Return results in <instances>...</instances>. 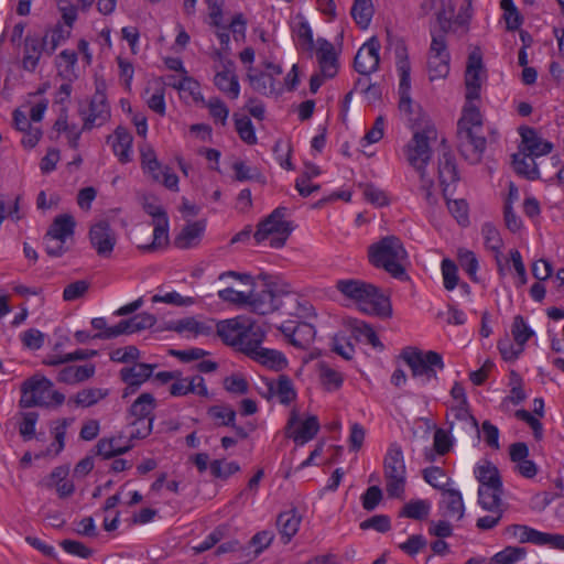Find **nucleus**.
I'll return each mask as SVG.
<instances>
[{
  "label": "nucleus",
  "mask_w": 564,
  "mask_h": 564,
  "mask_svg": "<svg viewBox=\"0 0 564 564\" xmlns=\"http://www.w3.org/2000/svg\"><path fill=\"white\" fill-rule=\"evenodd\" d=\"M422 9L425 12L436 10L438 25V29H431L432 42L427 59L430 79L445 78L449 73V53L447 50L446 33L452 28L454 17L453 0H424Z\"/></svg>",
  "instance_id": "nucleus-1"
},
{
  "label": "nucleus",
  "mask_w": 564,
  "mask_h": 564,
  "mask_svg": "<svg viewBox=\"0 0 564 564\" xmlns=\"http://www.w3.org/2000/svg\"><path fill=\"white\" fill-rule=\"evenodd\" d=\"M437 132L435 127L426 122L421 130H415L412 139L404 147V154L408 163L419 173L421 180V189L424 192L429 204L436 203L432 188L433 178L426 175L425 167L431 160V141H435Z\"/></svg>",
  "instance_id": "nucleus-2"
},
{
  "label": "nucleus",
  "mask_w": 564,
  "mask_h": 564,
  "mask_svg": "<svg viewBox=\"0 0 564 564\" xmlns=\"http://www.w3.org/2000/svg\"><path fill=\"white\" fill-rule=\"evenodd\" d=\"M336 289L347 299L358 304L359 308L370 315L391 316L390 301L377 286L356 279L338 280Z\"/></svg>",
  "instance_id": "nucleus-3"
},
{
  "label": "nucleus",
  "mask_w": 564,
  "mask_h": 564,
  "mask_svg": "<svg viewBox=\"0 0 564 564\" xmlns=\"http://www.w3.org/2000/svg\"><path fill=\"white\" fill-rule=\"evenodd\" d=\"M368 258L372 265L381 268L392 276L406 278L405 262L408 252L402 241L395 236H387L368 249Z\"/></svg>",
  "instance_id": "nucleus-4"
},
{
  "label": "nucleus",
  "mask_w": 564,
  "mask_h": 564,
  "mask_svg": "<svg viewBox=\"0 0 564 564\" xmlns=\"http://www.w3.org/2000/svg\"><path fill=\"white\" fill-rule=\"evenodd\" d=\"M65 395L53 389V382L40 376H33L22 384L20 405L31 406H59L64 403Z\"/></svg>",
  "instance_id": "nucleus-5"
},
{
  "label": "nucleus",
  "mask_w": 564,
  "mask_h": 564,
  "mask_svg": "<svg viewBox=\"0 0 564 564\" xmlns=\"http://www.w3.org/2000/svg\"><path fill=\"white\" fill-rule=\"evenodd\" d=\"M386 490L389 497L401 498L406 484V467L402 448L393 443L389 446L383 459Z\"/></svg>",
  "instance_id": "nucleus-6"
},
{
  "label": "nucleus",
  "mask_w": 564,
  "mask_h": 564,
  "mask_svg": "<svg viewBox=\"0 0 564 564\" xmlns=\"http://www.w3.org/2000/svg\"><path fill=\"white\" fill-rule=\"evenodd\" d=\"M401 358L410 367L412 376L422 378L423 381L436 380V370L445 367L442 355L434 350L423 351L416 347H405Z\"/></svg>",
  "instance_id": "nucleus-7"
},
{
  "label": "nucleus",
  "mask_w": 564,
  "mask_h": 564,
  "mask_svg": "<svg viewBox=\"0 0 564 564\" xmlns=\"http://www.w3.org/2000/svg\"><path fill=\"white\" fill-rule=\"evenodd\" d=\"M286 208H275L264 220H262L253 235L254 240L260 243L267 239H270V247L282 248L289 236L291 235L293 227L285 218Z\"/></svg>",
  "instance_id": "nucleus-8"
},
{
  "label": "nucleus",
  "mask_w": 564,
  "mask_h": 564,
  "mask_svg": "<svg viewBox=\"0 0 564 564\" xmlns=\"http://www.w3.org/2000/svg\"><path fill=\"white\" fill-rule=\"evenodd\" d=\"M105 83H96V91L91 97L87 110H80L84 124L83 130H91L95 127H100L110 118V108L107 102L105 94Z\"/></svg>",
  "instance_id": "nucleus-9"
},
{
  "label": "nucleus",
  "mask_w": 564,
  "mask_h": 564,
  "mask_svg": "<svg viewBox=\"0 0 564 564\" xmlns=\"http://www.w3.org/2000/svg\"><path fill=\"white\" fill-rule=\"evenodd\" d=\"M394 54L397 58V68L400 74V85H399V108L401 111L411 112V97H410V61L408 56V50L402 40H397L394 44Z\"/></svg>",
  "instance_id": "nucleus-10"
},
{
  "label": "nucleus",
  "mask_w": 564,
  "mask_h": 564,
  "mask_svg": "<svg viewBox=\"0 0 564 564\" xmlns=\"http://www.w3.org/2000/svg\"><path fill=\"white\" fill-rule=\"evenodd\" d=\"M487 74L484 67L480 52L474 51L469 54L465 70V98L467 100H479L482 83Z\"/></svg>",
  "instance_id": "nucleus-11"
},
{
  "label": "nucleus",
  "mask_w": 564,
  "mask_h": 564,
  "mask_svg": "<svg viewBox=\"0 0 564 564\" xmlns=\"http://www.w3.org/2000/svg\"><path fill=\"white\" fill-rule=\"evenodd\" d=\"M88 238L96 253L110 258L117 243V235L107 220H99L90 226Z\"/></svg>",
  "instance_id": "nucleus-12"
},
{
  "label": "nucleus",
  "mask_w": 564,
  "mask_h": 564,
  "mask_svg": "<svg viewBox=\"0 0 564 564\" xmlns=\"http://www.w3.org/2000/svg\"><path fill=\"white\" fill-rule=\"evenodd\" d=\"M380 42L370 37L357 52L354 61L355 69L361 75H370L379 68Z\"/></svg>",
  "instance_id": "nucleus-13"
},
{
  "label": "nucleus",
  "mask_w": 564,
  "mask_h": 564,
  "mask_svg": "<svg viewBox=\"0 0 564 564\" xmlns=\"http://www.w3.org/2000/svg\"><path fill=\"white\" fill-rule=\"evenodd\" d=\"M519 133L521 135L519 149L524 156L538 158L546 155L553 150V144L539 137L533 128L520 127Z\"/></svg>",
  "instance_id": "nucleus-14"
},
{
  "label": "nucleus",
  "mask_w": 564,
  "mask_h": 564,
  "mask_svg": "<svg viewBox=\"0 0 564 564\" xmlns=\"http://www.w3.org/2000/svg\"><path fill=\"white\" fill-rule=\"evenodd\" d=\"M279 329L291 345L300 349H307L316 335L314 326L306 322H299L296 326H293L291 323H284Z\"/></svg>",
  "instance_id": "nucleus-15"
},
{
  "label": "nucleus",
  "mask_w": 564,
  "mask_h": 564,
  "mask_svg": "<svg viewBox=\"0 0 564 564\" xmlns=\"http://www.w3.org/2000/svg\"><path fill=\"white\" fill-rule=\"evenodd\" d=\"M443 152L438 159V181L443 191L444 198L451 194V186L458 181V173L455 164L454 156L445 145V140H442Z\"/></svg>",
  "instance_id": "nucleus-16"
},
{
  "label": "nucleus",
  "mask_w": 564,
  "mask_h": 564,
  "mask_svg": "<svg viewBox=\"0 0 564 564\" xmlns=\"http://www.w3.org/2000/svg\"><path fill=\"white\" fill-rule=\"evenodd\" d=\"M155 367V365L140 362L134 364L132 367L122 368L120 370V378L127 383L123 398L134 393L137 389L152 376Z\"/></svg>",
  "instance_id": "nucleus-17"
},
{
  "label": "nucleus",
  "mask_w": 564,
  "mask_h": 564,
  "mask_svg": "<svg viewBox=\"0 0 564 564\" xmlns=\"http://www.w3.org/2000/svg\"><path fill=\"white\" fill-rule=\"evenodd\" d=\"M47 36L28 34L23 42L22 67L28 72H34L42 54L46 53Z\"/></svg>",
  "instance_id": "nucleus-18"
},
{
  "label": "nucleus",
  "mask_w": 564,
  "mask_h": 564,
  "mask_svg": "<svg viewBox=\"0 0 564 564\" xmlns=\"http://www.w3.org/2000/svg\"><path fill=\"white\" fill-rule=\"evenodd\" d=\"M460 138V152L471 163L480 161L481 155L486 149V139L482 135H478L476 129H467L465 131H458Z\"/></svg>",
  "instance_id": "nucleus-19"
},
{
  "label": "nucleus",
  "mask_w": 564,
  "mask_h": 564,
  "mask_svg": "<svg viewBox=\"0 0 564 564\" xmlns=\"http://www.w3.org/2000/svg\"><path fill=\"white\" fill-rule=\"evenodd\" d=\"M215 86L230 99H237L240 94V85L235 74V65L227 59L223 64V69L217 70L214 77Z\"/></svg>",
  "instance_id": "nucleus-20"
},
{
  "label": "nucleus",
  "mask_w": 564,
  "mask_h": 564,
  "mask_svg": "<svg viewBox=\"0 0 564 564\" xmlns=\"http://www.w3.org/2000/svg\"><path fill=\"white\" fill-rule=\"evenodd\" d=\"M296 395L293 381L285 375L267 381V399L276 398L281 404L289 405L296 399Z\"/></svg>",
  "instance_id": "nucleus-21"
},
{
  "label": "nucleus",
  "mask_w": 564,
  "mask_h": 564,
  "mask_svg": "<svg viewBox=\"0 0 564 564\" xmlns=\"http://www.w3.org/2000/svg\"><path fill=\"white\" fill-rule=\"evenodd\" d=\"M276 310H281L283 314L299 319H307L315 316L314 307L311 302L300 296L297 293L280 301Z\"/></svg>",
  "instance_id": "nucleus-22"
},
{
  "label": "nucleus",
  "mask_w": 564,
  "mask_h": 564,
  "mask_svg": "<svg viewBox=\"0 0 564 564\" xmlns=\"http://www.w3.org/2000/svg\"><path fill=\"white\" fill-rule=\"evenodd\" d=\"M510 459L516 463L517 471L525 477L533 478L538 473L535 463L528 459L529 448L525 443L518 442L510 445L509 448Z\"/></svg>",
  "instance_id": "nucleus-23"
},
{
  "label": "nucleus",
  "mask_w": 564,
  "mask_h": 564,
  "mask_svg": "<svg viewBox=\"0 0 564 564\" xmlns=\"http://www.w3.org/2000/svg\"><path fill=\"white\" fill-rule=\"evenodd\" d=\"M247 317L237 316L235 318L221 321L217 324V334L224 340L225 344L232 346L237 349L241 343L240 336L242 332H246L245 326Z\"/></svg>",
  "instance_id": "nucleus-24"
},
{
  "label": "nucleus",
  "mask_w": 564,
  "mask_h": 564,
  "mask_svg": "<svg viewBox=\"0 0 564 564\" xmlns=\"http://www.w3.org/2000/svg\"><path fill=\"white\" fill-rule=\"evenodd\" d=\"M317 59L324 77L332 78L337 74L338 59L334 45L325 39L317 40Z\"/></svg>",
  "instance_id": "nucleus-25"
},
{
  "label": "nucleus",
  "mask_w": 564,
  "mask_h": 564,
  "mask_svg": "<svg viewBox=\"0 0 564 564\" xmlns=\"http://www.w3.org/2000/svg\"><path fill=\"white\" fill-rule=\"evenodd\" d=\"M251 87L265 96H276L281 93L280 83L267 72H256L252 67L248 68L247 75Z\"/></svg>",
  "instance_id": "nucleus-26"
},
{
  "label": "nucleus",
  "mask_w": 564,
  "mask_h": 564,
  "mask_svg": "<svg viewBox=\"0 0 564 564\" xmlns=\"http://www.w3.org/2000/svg\"><path fill=\"white\" fill-rule=\"evenodd\" d=\"M132 141L133 138L131 133L123 127H117L113 135L108 138V142L111 143L115 155L122 164L131 161Z\"/></svg>",
  "instance_id": "nucleus-27"
},
{
  "label": "nucleus",
  "mask_w": 564,
  "mask_h": 564,
  "mask_svg": "<svg viewBox=\"0 0 564 564\" xmlns=\"http://www.w3.org/2000/svg\"><path fill=\"white\" fill-rule=\"evenodd\" d=\"M95 372L96 367L94 364L66 366L58 371L56 379L58 382L73 386L90 379Z\"/></svg>",
  "instance_id": "nucleus-28"
},
{
  "label": "nucleus",
  "mask_w": 564,
  "mask_h": 564,
  "mask_svg": "<svg viewBox=\"0 0 564 564\" xmlns=\"http://www.w3.org/2000/svg\"><path fill=\"white\" fill-rule=\"evenodd\" d=\"M166 329L178 334L188 333L198 336L209 335L213 328L209 323L202 322L193 316H189L169 322L166 325Z\"/></svg>",
  "instance_id": "nucleus-29"
},
{
  "label": "nucleus",
  "mask_w": 564,
  "mask_h": 564,
  "mask_svg": "<svg viewBox=\"0 0 564 564\" xmlns=\"http://www.w3.org/2000/svg\"><path fill=\"white\" fill-rule=\"evenodd\" d=\"M247 297L246 306H249L250 311L256 314L264 315L276 311L278 303L267 288L261 291H251Z\"/></svg>",
  "instance_id": "nucleus-30"
},
{
  "label": "nucleus",
  "mask_w": 564,
  "mask_h": 564,
  "mask_svg": "<svg viewBox=\"0 0 564 564\" xmlns=\"http://www.w3.org/2000/svg\"><path fill=\"white\" fill-rule=\"evenodd\" d=\"M245 326H247V329L242 332L240 336L241 343L238 345L237 350L250 357L261 345L264 333L260 326L256 325L249 318L246 319Z\"/></svg>",
  "instance_id": "nucleus-31"
},
{
  "label": "nucleus",
  "mask_w": 564,
  "mask_h": 564,
  "mask_svg": "<svg viewBox=\"0 0 564 564\" xmlns=\"http://www.w3.org/2000/svg\"><path fill=\"white\" fill-rule=\"evenodd\" d=\"M140 161L143 173L153 182H159L161 173L167 167L160 163L154 149L149 144L140 147Z\"/></svg>",
  "instance_id": "nucleus-32"
},
{
  "label": "nucleus",
  "mask_w": 564,
  "mask_h": 564,
  "mask_svg": "<svg viewBox=\"0 0 564 564\" xmlns=\"http://www.w3.org/2000/svg\"><path fill=\"white\" fill-rule=\"evenodd\" d=\"M205 231V221L197 220L187 224L175 237L174 245L180 249H189L197 246Z\"/></svg>",
  "instance_id": "nucleus-33"
},
{
  "label": "nucleus",
  "mask_w": 564,
  "mask_h": 564,
  "mask_svg": "<svg viewBox=\"0 0 564 564\" xmlns=\"http://www.w3.org/2000/svg\"><path fill=\"white\" fill-rule=\"evenodd\" d=\"M302 518L295 509L281 512L278 516L276 527L284 544L289 543L297 533Z\"/></svg>",
  "instance_id": "nucleus-34"
},
{
  "label": "nucleus",
  "mask_w": 564,
  "mask_h": 564,
  "mask_svg": "<svg viewBox=\"0 0 564 564\" xmlns=\"http://www.w3.org/2000/svg\"><path fill=\"white\" fill-rule=\"evenodd\" d=\"M156 406V401L151 393H142L131 404L129 409L128 420H152L154 421L153 411Z\"/></svg>",
  "instance_id": "nucleus-35"
},
{
  "label": "nucleus",
  "mask_w": 564,
  "mask_h": 564,
  "mask_svg": "<svg viewBox=\"0 0 564 564\" xmlns=\"http://www.w3.org/2000/svg\"><path fill=\"white\" fill-rule=\"evenodd\" d=\"M75 226H76V223L72 215H69V214L58 215L54 218L46 235L50 237L66 241L68 238H73L74 231H75Z\"/></svg>",
  "instance_id": "nucleus-36"
},
{
  "label": "nucleus",
  "mask_w": 564,
  "mask_h": 564,
  "mask_svg": "<svg viewBox=\"0 0 564 564\" xmlns=\"http://www.w3.org/2000/svg\"><path fill=\"white\" fill-rule=\"evenodd\" d=\"M475 476L480 482V487L501 488L502 481L498 468L490 462L478 465L475 469Z\"/></svg>",
  "instance_id": "nucleus-37"
},
{
  "label": "nucleus",
  "mask_w": 564,
  "mask_h": 564,
  "mask_svg": "<svg viewBox=\"0 0 564 564\" xmlns=\"http://www.w3.org/2000/svg\"><path fill=\"white\" fill-rule=\"evenodd\" d=\"M441 503L446 509V516L460 520L465 513V506L462 494L457 489L448 488L442 492Z\"/></svg>",
  "instance_id": "nucleus-38"
},
{
  "label": "nucleus",
  "mask_w": 564,
  "mask_h": 564,
  "mask_svg": "<svg viewBox=\"0 0 564 564\" xmlns=\"http://www.w3.org/2000/svg\"><path fill=\"white\" fill-rule=\"evenodd\" d=\"M476 100H467L463 108V116L458 121V131L480 129L482 126L481 113L474 104Z\"/></svg>",
  "instance_id": "nucleus-39"
},
{
  "label": "nucleus",
  "mask_w": 564,
  "mask_h": 564,
  "mask_svg": "<svg viewBox=\"0 0 564 564\" xmlns=\"http://www.w3.org/2000/svg\"><path fill=\"white\" fill-rule=\"evenodd\" d=\"M481 234L484 236L485 246L487 249L491 250L496 259L498 261L499 273L503 274V268L500 263L499 256L501 253V248L503 246V241L501 239L499 230L491 224L487 223L481 228Z\"/></svg>",
  "instance_id": "nucleus-40"
},
{
  "label": "nucleus",
  "mask_w": 564,
  "mask_h": 564,
  "mask_svg": "<svg viewBox=\"0 0 564 564\" xmlns=\"http://www.w3.org/2000/svg\"><path fill=\"white\" fill-rule=\"evenodd\" d=\"M153 240L149 245H139L145 251H153L165 247L169 243V218H161L152 223Z\"/></svg>",
  "instance_id": "nucleus-41"
},
{
  "label": "nucleus",
  "mask_w": 564,
  "mask_h": 564,
  "mask_svg": "<svg viewBox=\"0 0 564 564\" xmlns=\"http://www.w3.org/2000/svg\"><path fill=\"white\" fill-rule=\"evenodd\" d=\"M122 436L119 435L117 437L110 438H101L97 443V453L98 455L105 458H111L121 454L129 452L132 448L131 444L121 445L120 442Z\"/></svg>",
  "instance_id": "nucleus-42"
},
{
  "label": "nucleus",
  "mask_w": 564,
  "mask_h": 564,
  "mask_svg": "<svg viewBox=\"0 0 564 564\" xmlns=\"http://www.w3.org/2000/svg\"><path fill=\"white\" fill-rule=\"evenodd\" d=\"M256 361L279 370L286 365V360L283 355L274 349H268L259 346V348L250 356Z\"/></svg>",
  "instance_id": "nucleus-43"
},
{
  "label": "nucleus",
  "mask_w": 564,
  "mask_h": 564,
  "mask_svg": "<svg viewBox=\"0 0 564 564\" xmlns=\"http://www.w3.org/2000/svg\"><path fill=\"white\" fill-rule=\"evenodd\" d=\"M512 163L514 171L528 180L534 181L540 176L538 165L533 159V156H524L519 153L512 155Z\"/></svg>",
  "instance_id": "nucleus-44"
},
{
  "label": "nucleus",
  "mask_w": 564,
  "mask_h": 564,
  "mask_svg": "<svg viewBox=\"0 0 564 564\" xmlns=\"http://www.w3.org/2000/svg\"><path fill=\"white\" fill-rule=\"evenodd\" d=\"M506 534L518 540L520 543L540 545L542 532L528 525L512 524L506 529Z\"/></svg>",
  "instance_id": "nucleus-45"
},
{
  "label": "nucleus",
  "mask_w": 564,
  "mask_h": 564,
  "mask_svg": "<svg viewBox=\"0 0 564 564\" xmlns=\"http://www.w3.org/2000/svg\"><path fill=\"white\" fill-rule=\"evenodd\" d=\"M373 12L371 0H355L350 11L352 19L361 29L369 26Z\"/></svg>",
  "instance_id": "nucleus-46"
},
{
  "label": "nucleus",
  "mask_w": 564,
  "mask_h": 564,
  "mask_svg": "<svg viewBox=\"0 0 564 564\" xmlns=\"http://www.w3.org/2000/svg\"><path fill=\"white\" fill-rule=\"evenodd\" d=\"M501 488H486L479 487L478 489V503L484 510H502L501 509Z\"/></svg>",
  "instance_id": "nucleus-47"
},
{
  "label": "nucleus",
  "mask_w": 564,
  "mask_h": 564,
  "mask_svg": "<svg viewBox=\"0 0 564 564\" xmlns=\"http://www.w3.org/2000/svg\"><path fill=\"white\" fill-rule=\"evenodd\" d=\"M349 325L357 338L364 339L375 348H383V345L379 340L375 329L369 324L362 321L352 319Z\"/></svg>",
  "instance_id": "nucleus-48"
},
{
  "label": "nucleus",
  "mask_w": 564,
  "mask_h": 564,
  "mask_svg": "<svg viewBox=\"0 0 564 564\" xmlns=\"http://www.w3.org/2000/svg\"><path fill=\"white\" fill-rule=\"evenodd\" d=\"M319 430V423L316 416H310L307 417L300 426L299 430H296L291 437L294 440V442L303 445L306 442L314 438V436L317 434Z\"/></svg>",
  "instance_id": "nucleus-49"
},
{
  "label": "nucleus",
  "mask_w": 564,
  "mask_h": 564,
  "mask_svg": "<svg viewBox=\"0 0 564 564\" xmlns=\"http://www.w3.org/2000/svg\"><path fill=\"white\" fill-rule=\"evenodd\" d=\"M431 510V503L426 500H411L405 503L400 512V516L414 520L425 519Z\"/></svg>",
  "instance_id": "nucleus-50"
},
{
  "label": "nucleus",
  "mask_w": 564,
  "mask_h": 564,
  "mask_svg": "<svg viewBox=\"0 0 564 564\" xmlns=\"http://www.w3.org/2000/svg\"><path fill=\"white\" fill-rule=\"evenodd\" d=\"M235 128L239 134V138L247 144L252 145L257 143V135L254 132L253 124L249 117H238L235 115Z\"/></svg>",
  "instance_id": "nucleus-51"
},
{
  "label": "nucleus",
  "mask_w": 564,
  "mask_h": 564,
  "mask_svg": "<svg viewBox=\"0 0 564 564\" xmlns=\"http://www.w3.org/2000/svg\"><path fill=\"white\" fill-rule=\"evenodd\" d=\"M208 415L217 425L229 426L234 425L236 412L228 405H214L209 408Z\"/></svg>",
  "instance_id": "nucleus-52"
},
{
  "label": "nucleus",
  "mask_w": 564,
  "mask_h": 564,
  "mask_svg": "<svg viewBox=\"0 0 564 564\" xmlns=\"http://www.w3.org/2000/svg\"><path fill=\"white\" fill-rule=\"evenodd\" d=\"M319 378L322 384L328 391L337 390L343 383L341 375L324 362L319 364Z\"/></svg>",
  "instance_id": "nucleus-53"
},
{
  "label": "nucleus",
  "mask_w": 564,
  "mask_h": 564,
  "mask_svg": "<svg viewBox=\"0 0 564 564\" xmlns=\"http://www.w3.org/2000/svg\"><path fill=\"white\" fill-rule=\"evenodd\" d=\"M423 478L427 484L442 492L447 489L446 486L449 481V478L445 475L444 470L436 466L425 468L423 470Z\"/></svg>",
  "instance_id": "nucleus-54"
},
{
  "label": "nucleus",
  "mask_w": 564,
  "mask_h": 564,
  "mask_svg": "<svg viewBox=\"0 0 564 564\" xmlns=\"http://www.w3.org/2000/svg\"><path fill=\"white\" fill-rule=\"evenodd\" d=\"M511 333L517 345L524 347L525 343L534 335V332L527 325L521 315L513 318Z\"/></svg>",
  "instance_id": "nucleus-55"
},
{
  "label": "nucleus",
  "mask_w": 564,
  "mask_h": 564,
  "mask_svg": "<svg viewBox=\"0 0 564 564\" xmlns=\"http://www.w3.org/2000/svg\"><path fill=\"white\" fill-rule=\"evenodd\" d=\"M107 395V391L99 388L84 389L77 392L75 402L77 405L88 408L96 404L99 400Z\"/></svg>",
  "instance_id": "nucleus-56"
},
{
  "label": "nucleus",
  "mask_w": 564,
  "mask_h": 564,
  "mask_svg": "<svg viewBox=\"0 0 564 564\" xmlns=\"http://www.w3.org/2000/svg\"><path fill=\"white\" fill-rule=\"evenodd\" d=\"M205 106L208 108L209 115L214 119L215 123L226 126L229 109L221 99L217 97L210 98L205 102Z\"/></svg>",
  "instance_id": "nucleus-57"
},
{
  "label": "nucleus",
  "mask_w": 564,
  "mask_h": 564,
  "mask_svg": "<svg viewBox=\"0 0 564 564\" xmlns=\"http://www.w3.org/2000/svg\"><path fill=\"white\" fill-rule=\"evenodd\" d=\"M133 333H135V329L133 317H131L129 319H123L119 322L116 326L107 329L106 332L95 334L94 337H98L99 339H111L122 334Z\"/></svg>",
  "instance_id": "nucleus-58"
},
{
  "label": "nucleus",
  "mask_w": 564,
  "mask_h": 564,
  "mask_svg": "<svg viewBox=\"0 0 564 564\" xmlns=\"http://www.w3.org/2000/svg\"><path fill=\"white\" fill-rule=\"evenodd\" d=\"M525 554L524 549L522 547H512L508 546L505 550L495 554L489 564H513Z\"/></svg>",
  "instance_id": "nucleus-59"
},
{
  "label": "nucleus",
  "mask_w": 564,
  "mask_h": 564,
  "mask_svg": "<svg viewBox=\"0 0 564 564\" xmlns=\"http://www.w3.org/2000/svg\"><path fill=\"white\" fill-rule=\"evenodd\" d=\"M129 421V441L143 440L148 437L153 427L152 420H128Z\"/></svg>",
  "instance_id": "nucleus-60"
},
{
  "label": "nucleus",
  "mask_w": 564,
  "mask_h": 564,
  "mask_svg": "<svg viewBox=\"0 0 564 564\" xmlns=\"http://www.w3.org/2000/svg\"><path fill=\"white\" fill-rule=\"evenodd\" d=\"M90 286V283L86 280H77L65 286L63 291V300L66 302L76 301L86 295Z\"/></svg>",
  "instance_id": "nucleus-61"
},
{
  "label": "nucleus",
  "mask_w": 564,
  "mask_h": 564,
  "mask_svg": "<svg viewBox=\"0 0 564 564\" xmlns=\"http://www.w3.org/2000/svg\"><path fill=\"white\" fill-rule=\"evenodd\" d=\"M172 87L180 91L188 93L194 101L203 100L198 82L186 76V74L178 78L177 84H172Z\"/></svg>",
  "instance_id": "nucleus-62"
},
{
  "label": "nucleus",
  "mask_w": 564,
  "mask_h": 564,
  "mask_svg": "<svg viewBox=\"0 0 564 564\" xmlns=\"http://www.w3.org/2000/svg\"><path fill=\"white\" fill-rule=\"evenodd\" d=\"M240 466L236 462H225L216 459L210 463V471L214 477L227 479L229 476L238 473Z\"/></svg>",
  "instance_id": "nucleus-63"
},
{
  "label": "nucleus",
  "mask_w": 564,
  "mask_h": 564,
  "mask_svg": "<svg viewBox=\"0 0 564 564\" xmlns=\"http://www.w3.org/2000/svg\"><path fill=\"white\" fill-rule=\"evenodd\" d=\"M228 534V527L225 524L218 525L206 539L194 547L196 553H203L213 546H215L219 541H221Z\"/></svg>",
  "instance_id": "nucleus-64"
}]
</instances>
